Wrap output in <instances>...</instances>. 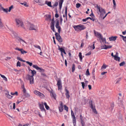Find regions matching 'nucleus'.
<instances>
[{
    "label": "nucleus",
    "mask_w": 126,
    "mask_h": 126,
    "mask_svg": "<svg viewBox=\"0 0 126 126\" xmlns=\"http://www.w3.org/2000/svg\"><path fill=\"white\" fill-rule=\"evenodd\" d=\"M107 66L104 65V64L102 66L101 68L102 69H105L107 67Z\"/></svg>",
    "instance_id": "obj_55"
},
{
    "label": "nucleus",
    "mask_w": 126,
    "mask_h": 126,
    "mask_svg": "<svg viewBox=\"0 0 126 126\" xmlns=\"http://www.w3.org/2000/svg\"><path fill=\"white\" fill-rule=\"evenodd\" d=\"M55 36L56 39L59 42H62V39L61 38L59 33H58L57 32H56L55 33Z\"/></svg>",
    "instance_id": "obj_7"
},
{
    "label": "nucleus",
    "mask_w": 126,
    "mask_h": 126,
    "mask_svg": "<svg viewBox=\"0 0 126 126\" xmlns=\"http://www.w3.org/2000/svg\"><path fill=\"white\" fill-rule=\"evenodd\" d=\"M13 8V5H11V6L9 7V9L8 10V11L9 12H10L11 9Z\"/></svg>",
    "instance_id": "obj_52"
},
{
    "label": "nucleus",
    "mask_w": 126,
    "mask_h": 126,
    "mask_svg": "<svg viewBox=\"0 0 126 126\" xmlns=\"http://www.w3.org/2000/svg\"><path fill=\"white\" fill-rule=\"evenodd\" d=\"M94 33L95 36L98 38L99 39H100V38L102 36L100 33L97 32H96L95 31H94Z\"/></svg>",
    "instance_id": "obj_14"
},
{
    "label": "nucleus",
    "mask_w": 126,
    "mask_h": 126,
    "mask_svg": "<svg viewBox=\"0 0 126 126\" xmlns=\"http://www.w3.org/2000/svg\"><path fill=\"white\" fill-rule=\"evenodd\" d=\"M107 72H102L101 73V74L102 75H103L104 74H105L107 73Z\"/></svg>",
    "instance_id": "obj_62"
},
{
    "label": "nucleus",
    "mask_w": 126,
    "mask_h": 126,
    "mask_svg": "<svg viewBox=\"0 0 126 126\" xmlns=\"http://www.w3.org/2000/svg\"><path fill=\"white\" fill-rule=\"evenodd\" d=\"M59 22L58 21H57V22L55 25L56 27L58 29V32L59 33H60L61 30V28L60 26H59Z\"/></svg>",
    "instance_id": "obj_10"
},
{
    "label": "nucleus",
    "mask_w": 126,
    "mask_h": 126,
    "mask_svg": "<svg viewBox=\"0 0 126 126\" xmlns=\"http://www.w3.org/2000/svg\"><path fill=\"white\" fill-rule=\"evenodd\" d=\"M51 95L55 99H56V95L54 93L53 91H51L50 92Z\"/></svg>",
    "instance_id": "obj_19"
},
{
    "label": "nucleus",
    "mask_w": 126,
    "mask_h": 126,
    "mask_svg": "<svg viewBox=\"0 0 126 126\" xmlns=\"http://www.w3.org/2000/svg\"><path fill=\"white\" fill-rule=\"evenodd\" d=\"M36 73V71L34 70H31V74L32 75L31 76V77H33L34 76V74Z\"/></svg>",
    "instance_id": "obj_24"
},
{
    "label": "nucleus",
    "mask_w": 126,
    "mask_h": 126,
    "mask_svg": "<svg viewBox=\"0 0 126 126\" xmlns=\"http://www.w3.org/2000/svg\"><path fill=\"white\" fill-rule=\"evenodd\" d=\"M1 9L2 10H3V11L5 13H7L8 12V9L7 8L5 9L3 7H1Z\"/></svg>",
    "instance_id": "obj_26"
},
{
    "label": "nucleus",
    "mask_w": 126,
    "mask_h": 126,
    "mask_svg": "<svg viewBox=\"0 0 126 126\" xmlns=\"http://www.w3.org/2000/svg\"><path fill=\"white\" fill-rule=\"evenodd\" d=\"M22 88L23 89V92L24 94L26 92V89L25 88L24 86V85H23L22 86Z\"/></svg>",
    "instance_id": "obj_31"
},
{
    "label": "nucleus",
    "mask_w": 126,
    "mask_h": 126,
    "mask_svg": "<svg viewBox=\"0 0 126 126\" xmlns=\"http://www.w3.org/2000/svg\"><path fill=\"white\" fill-rule=\"evenodd\" d=\"M65 91L66 92L65 95L66 97V98L69 99L70 97L69 91L66 88H65Z\"/></svg>",
    "instance_id": "obj_11"
},
{
    "label": "nucleus",
    "mask_w": 126,
    "mask_h": 126,
    "mask_svg": "<svg viewBox=\"0 0 126 126\" xmlns=\"http://www.w3.org/2000/svg\"><path fill=\"white\" fill-rule=\"evenodd\" d=\"M92 110L93 112H94V113H95V114H97V111L96 110L95 108H93V109H92Z\"/></svg>",
    "instance_id": "obj_40"
},
{
    "label": "nucleus",
    "mask_w": 126,
    "mask_h": 126,
    "mask_svg": "<svg viewBox=\"0 0 126 126\" xmlns=\"http://www.w3.org/2000/svg\"><path fill=\"white\" fill-rule=\"evenodd\" d=\"M76 31H81L86 29V27L84 25L79 24L73 27Z\"/></svg>",
    "instance_id": "obj_2"
},
{
    "label": "nucleus",
    "mask_w": 126,
    "mask_h": 126,
    "mask_svg": "<svg viewBox=\"0 0 126 126\" xmlns=\"http://www.w3.org/2000/svg\"><path fill=\"white\" fill-rule=\"evenodd\" d=\"M12 36H13L14 37H16L17 36V34L15 32H12Z\"/></svg>",
    "instance_id": "obj_38"
},
{
    "label": "nucleus",
    "mask_w": 126,
    "mask_h": 126,
    "mask_svg": "<svg viewBox=\"0 0 126 126\" xmlns=\"http://www.w3.org/2000/svg\"><path fill=\"white\" fill-rule=\"evenodd\" d=\"M33 46L36 48H38L40 50H41V48L40 46L37 45H34Z\"/></svg>",
    "instance_id": "obj_37"
},
{
    "label": "nucleus",
    "mask_w": 126,
    "mask_h": 126,
    "mask_svg": "<svg viewBox=\"0 0 126 126\" xmlns=\"http://www.w3.org/2000/svg\"><path fill=\"white\" fill-rule=\"evenodd\" d=\"M96 7L97 10L100 14V15L101 17L103 18V17H104V15L106 13L105 10L100 6L97 5Z\"/></svg>",
    "instance_id": "obj_1"
},
{
    "label": "nucleus",
    "mask_w": 126,
    "mask_h": 126,
    "mask_svg": "<svg viewBox=\"0 0 126 126\" xmlns=\"http://www.w3.org/2000/svg\"><path fill=\"white\" fill-rule=\"evenodd\" d=\"M81 123L82 124V126H84L85 123L84 121L83 120H81Z\"/></svg>",
    "instance_id": "obj_58"
},
{
    "label": "nucleus",
    "mask_w": 126,
    "mask_h": 126,
    "mask_svg": "<svg viewBox=\"0 0 126 126\" xmlns=\"http://www.w3.org/2000/svg\"><path fill=\"white\" fill-rule=\"evenodd\" d=\"M38 3V5L40 6H43L45 4V3L42 1H39Z\"/></svg>",
    "instance_id": "obj_28"
},
{
    "label": "nucleus",
    "mask_w": 126,
    "mask_h": 126,
    "mask_svg": "<svg viewBox=\"0 0 126 126\" xmlns=\"http://www.w3.org/2000/svg\"><path fill=\"white\" fill-rule=\"evenodd\" d=\"M34 93L37 95L39 96L41 98H43L45 97L44 95L43 94L37 90L34 91Z\"/></svg>",
    "instance_id": "obj_4"
},
{
    "label": "nucleus",
    "mask_w": 126,
    "mask_h": 126,
    "mask_svg": "<svg viewBox=\"0 0 126 126\" xmlns=\"http://www.w3.org/2000/svg\"><path fill=\"white\" fill-rule=\"evenodd\" d=\"M18 40L23 45H24V43H25L26 44H27V42L21 38H19V39H18Z\"/></svg>",
    "instance_id": "obj_17"
},
{
    "label": "nucleus",
    "mask_w": 126,
    "mask_h": 126,
    "mask_svg": "<svg viewBox=\"0 0 126 126\" xmlns=\"http://www.w3.org/2000/svg\"><path fill=\"white\" fill-rule=\"evenodd\" d=\"M51 29L54 32H56L54 30V22H52L51 23L50 25Z\"/></svg>",
    "instance_id": "obj_15"
},
{
    "label": "nucleus",
    "mask_w": 126,
    "mask_h": 126,
    "mask_svg": "<svg viewBox=\"0 0 126 126\" xmlns=\"http://www.w3.org/2000/svg\"><path fill=\"white\" fill-rule=\"evenodd\" d=\"M72 72H73L75 70V64H73L72 67Z\"/></svg>",
    "instance_id": "obj_32"
},
{
    "label": "nucleus",
    "mask_w": 126,
    "mask_h": 126,
    "mask_svg": "<svg viewBox=\"0 0 126 126\" xmlns=\"http://www.w3.org/2000/svg\"><path fill=\"white\" fill-rule=\"evenodd\" d=\"M91 51H90L89 52L85 54L86 56L89 55L91 54Z\"/></svg>",
    "instance_id": "obj_60"
},
{
    "label": "nucleus",
    "mask_w": 126,
    "mask_h": 126,
    "mask_svg": "<svg viewBox=\"0 0 126 126\" xmlns=\"http://www.w3.org/2000/svg\"><path fill=\"white\" fill-rule=\"evenodd\" d=\"M21 66L20 63L18 61L17 63L16 66L17 67L19 66L20 67Z\"/></svg>",
    "instance_id": "obj_47"
},
{
    "label": "nucleus",
    "mask_w": 126,
    "mask_h": 126,
    "mask_svg": "<svg viewBox=\"0 0 126 126\" xmlns=\"http://www.w3.org/2000/svg\"><path fill=\"white\" fill-rule=\"evenodd\" d=\"M26 79L30 80V83L31 84H32L34 83V78L33 77H31V76L29 75H27Z\"/></svg>",
    "instance_id": "obj_6"
},
{
    "label": "nucleus",
    "mask_w": 126,
    "mask_h": 126,
    "mask_svg": "<svg viewBox=\"0 0 126 126\" xmlns=\"http://www.w3.org/2000/svg\"><path fill=\"white\" fill-rule=\"evenodd\" d=\"M28 26L29 27V30H36L35 29L34 26L33 24H32L29 23L28 24Z\"/></svg>",
    "instance_id": "obj_13"
},
{
    "label": "nucleus",
    "mask_w": 126,
    "mask_h": 126,
    "mask_svg": "<svg viewBox=\"0 0 126 126\" xmlns=\"http://www.w3.org/2000/svg\"><path fill=\"white\" fill-rule=\"evenodd\" d=\"M81 4L79 3H77L76 4V7L77 8H78L80 7Z\"/></svg>",
    "instance_id": "obj_49"
},
{
    "label": "nucleus",
    "mask_w": 126,
    "mask_h": 126,
    "mask_svg": "<svg viewBox=\"0 0 126 126\" xmlns=\"http://www.w3.org/2000/svg\"><path fill=\"white\" fill-rule=\"evenodd\" d=\"M79 58L80 60V61L81 62L82 59V53L81 52L79 53Z\"/></svg>",
    "instance_id": "obj_29"
},
{
    "label": "nucleus",
    "mask_w": 126,
    "mask_h": 126,
    "mask_svg": "<svg viewBox=\"0 0 126 126\" xmlns=\"http://www.w3.org/2000/svg\"><path fill=\"white\" fill-rule=\"evenodd\" d=\"M17 59L19 60L22 61L23 62H25V61L19 57H17Z\"/></svg>",
    "instance_id": "obj_42"
},
{
    "label": "nucleus",
    "mask_w": 126,
    "mask_h": 126,
    "mask_svg": "<svg viewBox=\"0 0 126 126\" xmlns=\"http://www.w3.org/2000/svg\"><path fill=\"white\" fill-rule=\"evenodd\" d=\"M112 47V46L110 45H105V48L104 49H108Z\"/></svg>",
    "instance_id": "obj_22"
},
{
    "label": "nucleus",
    "mask_w": 126,
    "mask_h": 126,
    "mask_svg": "<svg viewBox=\"0 0 126 126\" xmlns=\"http://www.w3.org/2000/svg\"><path fill=\"white\" fill-rule=\"evenodd\" d=\"M24 94L26 97H28L30 96V95L28 93H25Z\"/></svg>",
    "instance_id": "obj_39"
},
{
    "label": "nucleus",
    "mask_w": 126,
    "mask_h": 126,
    "mask_svg": "<svg viewBox=\"0 0 126 126\" xmlns=\"http://www.w3.org/2000/svg\"><path fill=\"white\" fill-rule=\"evenodd\" d=\"M88 19V17L87 18H86L85 19H83L82 20V21L83 22L86 21H87Z\"/></svg>",
    "instance_id": "obj_63"
},
{
    "label": "nucleus",
    "mask_w": 126,
    "mask_h": 126,
    "mask_svg": "<svg viewBox=\"0 0 126 126\" xmlns=\"http://www.w3.org/2000/svg\"><path fill=\"white\" fill-rule=\"evenodd\" d=\"M20 4L22 5H23L25 7H27L28 6V5L27 4V3L26 2H25L24 3H21Z\"/></svg>",
    "instance_id": "obj_36"
},
{
    "label": "nucleus",
    "mask_w": 126,
    "mask_h": 126,
    "mask_svg": "<svg viewBox=\"0 0 126 126\" xmlns=\"http://www.w3.org/2000/svg\"><path fill=\"white\" fill-rule=\"evenodd\" d=\"M83 41H84V40L83 39L81 41V44L80 47H82L84 45V44L83 43Z\"/></svg>",
    "instance_id": "obj_48"
},
{
    "label": "nucleus",
    "mask_w": 126,
    "mask_h": 126,
    "mask_svg": "<svg viewBox=\"0 0 126 126\" xmlns=\"http://www.w3.org/2000/svg\"><path fill=\"white\" fill-rule=\"evenodd\" d=\"M117 38V36H112L110 37L109 38V39L110 41H114Z\"/></svg>",
    "instance_id": "obj_16"
},
{
    "label": "nucleus",
    "mask_w": 126,
    "mask_h": 126,
    "mask_svg": "<svg viewBox=\"0 0 126 126\" xmlns=\"http://www.w3.org/2000/svg\"><path fill=\"white\" fill-rule=\"evenodd\" d=\"M85 74L87 76H88L90 75V73L89 72V69H87L86 71V72Z\"/></svg>",
    "instance_id": "obj_30"
},
{
    "label": "nucleus",
    "mask_w": 126,
    "mask_h": 126,
    "mask_svg": "<svg viewBox=\"0 0 126 126\" xmlns=\"http://www.w3.org/2000/svg\"><path fill=\"white\" fill-rule=\"evenodd\" d=\"M59 49L61 51V53H63L64 50V49L62 47H59Z\"/></svg>",
    "instance_id": "obj_43"
},
{
    "label": "nucleus",
    "mask_w": 126,
    "mask_h": 126,
    "mask_svg": "<svg viewBox=\"0 0 126 126\" xmlns=\"http://www.w3.org/2000/svg\"><path fill=\"white\" fill-rule=\"evenodd\" d=\"M114 59L116 61H120V58L119 57L117 56V55H115L114 57Z\"/></svg>",
    "instance_id": "obj_21"
},
{
    "label": "nucleus",
    "mask_w": 126,
    "mask_h": 126,
    "mask_svg": "<svg viewBox=\"0 0 126 126\" xmlns=\"http://www.w3.org/2000/svg\"><path fill=\"white\" fill-rule=\"evenodd\" d=\"M11 94L12 95H18V92L16 91L15 93H11Z\"/></svg>",
    "instance_id": "obj_44"
},
{
    "label": "nucleus",
    "mask_w": 126,
    "mask_h": 126,
    "mask_svg": "<svg viewBox=\"0 0 126 126\" xmlns=\"http://www.w3.org/2000/svg\"><path fill=\"white\" fill-rule=\"evenodd\" d=\"M81 83L82 84V87L84 89V87L85 85L84 83L83 82H81Z\"/></svg>",
    "instance_id": "obj_54"
},
{
    "label": "nucleus",
    "mask_w": 126,
    "mask_h": 126,
    "mask_svg": "<svg viewBox=\"0 0 126 126\" xmlns=\"http://www.w3.org/2000/svg\"><path fill=\"white\" fill-rule=\"evenodd\" d=\"M63 1V0H60L59 2V6L60 8L61 9Z\"/></svg>",
    "instance_id": "obj_20"
},
{
    "label": "nucleus",
    "mask_w": 126,
    "mask_h": 126,
    "mask_svg": "<svg viewBox=\"0 0 126 126\" xmlns=\"http://www.w3.org/2000/svg\"><path fill=\"white\" fill-rule=\"evenodd\" d=\"M3 27V24L2 22L1 19L0 18V28H2Z\"/></svg>",
    "instance_id": "obj_35"
},
{
    "label": "nucleus",
    "mask_w": 126,
    "mask_h": 126,
    "mask_svg": "<svg viewBox=\"0 0 126 126\" xmlns=\"http://www.w3.org/2000/svg\"><path fill=\"white\" fill-rule=\"evenodd\" d=\"M45 3L47 4V5L49 7H52L51 4V2H48L46 0L45 1Z\"/></svg>",
    "instance_id": "obj_25"
},
{
    "label": "nucleus",
    "mask_w": 126,
    "mask_h": 126,
    "mask_svg": "<svg viewBox=\"0 0 126 126\" xmlns=\"http://www.w3.org/2000/svg\"><path fill=\"white\" fill-rule=\"evenodd\" d=\"M33 67L35 68L36 70H38V71L41 73L42 72H44L45 70L43 69L41 67H40L36 65H34L32 66Z\"/></svg>",
    "instance_id": "obj_5"
},
{
    "label": "nucleus",
    "mask_w": 126,
    "mask_h": 126,
    "mask_svg": "<svg viewBox=\"0 0 126 126\" xmlns=\"http://www.w3.org/2000/svg\"><path fill=\"white\" fill-rule=\"evenodd\" d=\"M125 64V63L124 62H123L121 63L120 64V66H123Z\"/></svg>",
    "instance_id": "obj_51"
},
{
    "label": "nucleus",
    "mask_w": 126,
    "mask_h": 126,
    "mask_svg": "<svg viewBox=\"0 0 126 126\" xmlns=\"http://www.w3.org/2000/svg\"><path fill=\"white\" fill-rule=\"evenodd\" d=\"M88 19H90L91 20H92L93 21H94L95 20V19L93 18H91L90 17H88Z\"/></svg>",
    "instance_id": "obj_59"
},
{
    "label": "nucleus",
    "mask_w": 126,
    "mask_h": 126,
    "mask_svg": "<svg viewBox=\"0 0 126 126\" xmlns=\"http://www.w3.org/2000/svg\"><path fill=\"white\" fill-rule=\"evenodd\" d=\"M65 16L66 17V18L67 17V7H66L65 9Z\"/></svg>",
    "instance_id": "obj_56"
},
{
    "label": "nucleus",
    "mask_w": 126,
    "mask_h": 126,
    "mask_svg": "<svg viewBox=\"0 0 126 126\" xmlns=\"http://www.w3.org/2000/svg\"><path fill=\"white\" fill-rule=\"evenodd\" d=\"M64 110L67 111H68V108L65 105H64Z\"/></svg>",
    "instance_id": "obj_46"
},
{
    "label": "nucleus",
    "mask_w": 126,
    "mask_h": 126,
    "mask_svg": "<svg viewBox=\"0 0 126 126\" xmlns=\"http://www.w3.org/2000/svg\"><path fill=\"white\" fill-rule=\"evenodd\" d=\"M0 75L1 77L3 78V79L6 81H7V78L4 75H2L0 74Z\"/></svg>",
    "instance_id": "obj_27"
},
{
    "label": "nucleus",
    "mask_w": 126,
    "mask_h": 126,
    "mask_svg": "<svg viewBox=\"0 0 126 126\" xmlns=\"http://www.w3.org/2000/svg\"><path fill=\"white\" fill-rule=\"evenodd\" d=\"M59 110L60 112H62L63 110V107L60 106L59 107Z\"/></svg>",
    "instance_id": "obj_41"
},
{
    "label": "nucleus",
    "mask_w": 126,
    "mask_h": 126,
    "mask_svg": "<svg viewBox=\"0 0 126 126\" xmlns=\"http://www.w3.org/2000/svg\"><path fill=\"white\" fill-rule=\"evenodd\" d=\"M99 39H100L102 41V42L103 43H106L105 38H103L102 36Z\"/></svg>",
    "instance_id": "obj_23"
},
{
    "label": "nucleus",
    "mask_w": 126,
    "mask_h": 126,
    "mask_svg": "<svg viewBox=\"0 0 126 126\" xmlns=\"http://www.w3.org/2000/svg\"><path fill=\"white\" fill-rule=\"evenodd\" d=\"M57 85L58 87V90H61L62 86L61 81V80H59L58 81Z\"/></svg>",
    "instance_id": "obj_8"
},
{
    "label": "nucleus",
    "mask_w": 126,
    "mask_h": 126,
    "mask_svg": "<svg viewBox=\"0 0 126 126\" xmlns=\"http://www.w3.org/2000/svg\"><path fill=\"white\" fill-rule=\"evenodd\" d=\"M112 0L113 3L114 5L113 6V7L114 9H115L116 6V4L115 1V0Z\"/></svg>",
    "instance_id": "obj_33"
},
{
    "label": "nucleus",
    "mask_w": 126,
    "mask_h": 126,
    "mask_svg": "<svg viewBox=\"0 0 126 126\" xmlns=\"http://www.w3.org/2000/svg\"><path fill=\"white\" fill-rule=\"evenodd\" d=\"M110 13V12H109L108 13H107V14H106L105 15V16H104L103 17V19H104L105 17H106L107 16V15L109 13Z\"/></svg>",
    "instance_id": "obj_57"
},
{
    "label": "nucleus",
    "mask_w": 126,
    "mask_h": 126,
    "mask_svg": "<svg viewBox=\"0 0 126 126\" xmlns=\"http://www.w3.org/2000/svg\"><path fill=\"white\" fill-rule=\"evenodd\" d=\"M6 97L8 98L11 99L12 98L13 96L9 94H7Z\"/></svg>",
    "instance_id": "obj_45"
},
{
    "label": "nucleus",
    "mask_w": 126,
    "mask_h": 126,
    "mask_svg": "<svg viewBox=\"0 0 126 126\" xmlns=\"http://www.w3.org/2000/svg\"><path fill=\"white\" fill-rule=\"evenodd\" d=\"M72 122L74 125H75L76 123V119H73Z\"/></svg>",
    "instance_id": "obj_53"
},
{
    "label": "nucleus",
    "mask_w": 126,
    "mask_h": 126,
    "mask_svg": "<svg viewBox=\"0 0 126 126\" xmlns=\"http://www.w3.org/2000/svg\"><path fill=\"white\" fill-rule=\"evenodd\" d=\"M120 36L123 38V41L126 42V36H124L122 35H120Z\"/></svg>",
    "instance_id": "obj_34"
},
{
    "label": "nucleus",
    "mask_w": 126,
    "mask_h": 126,
    "mask_svg": "<svg viewBox=\"0 0 126 126\" xmlns=\"http://www.w3.org/2000/svg\"><path fill=\"white\" fill-rule=\"evenodd\" d=\"M89 103L90 107L92 109L95 108V106L94 104H93V102L92 100H90Z\"/></svg>",
    "instance_id": "obj_12"
},
{
    "label": "nucleus",
    "mask_w": 126,
    "mask_h": 126,
    "mask_svg": "<svg viewBox=\"0 0 126 126\" xmlns=\"http://www.w3.org/2000/svg\"><path fill=\"white\" fill-rule=\"evenodd\" d=\"M11 59V58L10 57H6V58L5 59V60H8L10 59Z\"/></svg>",
    "instance_id": "obj_61"
},
{
    "label": "nucleus",
    "mask_w": 126,
    "mask_h": 126,
    "mask_svg": "<svg viewBox=\"0 0 126 126\" xmlns=\"http://www.w3.org/2000/svg\"><path fill=\"white\" fill-rule=\"evenodd\" d=\"M16 25L18 27H24L23 22L22 20L20 19L16 18L15 19Z\"/></svg>",
    "instance_id": "obj_3"
},
{
    "label": "nucleus",
    "mask_w": 126,
    "mask_h": 126,
    "mask_svg": "<svg viewBox=\"0 0 126 126\" xmlns=\"http://www.w3.org/2000/svg\"><path fill=\"white\" fill-rule=\"evenodd\" d=\"M58 5V3L57 2H55L53 6H56Z\"/></svg>",
    "instance_id": "obj_64"
},
{
    "label": "nucleus",
    "mask_w": 126,
    "mask_h": 126,
    "mask_svg": "<svg viewBox=\"0 0 126 126\" xmlns=\"http://www.w3.org/2000/svg\"><path fill=\"white\" fill-rule=\"evenodd\" d=\"M39 107L40 109L42 111H45V110L44 108L43 104H39Z\"/></svg>",
    "instance_id": "obj_18"
},
{
    "label": "nucleus",
    "mask_w": 126,
    "mask_h": 126,
    "mask_svg": "<svg viewBox=\"0 0 126 126\" xmlns=\"http://www.w3.org/2000/svg\"><path fill=\"white\" fill-rule=\"evenodd\" d=\"M26 63L29 64V65L31 66L32 65V63L28 61H26Z\"/></svg>",
    "instance_id": "obj_50"
},
{
    "label": "nucleus",
    "mask_w": 126,
    "mask_h": 126,
    "mask_svg": "<svg viewBox=\"0 0 126 126\" xmlns=\"http://www.w3.org/2000/svg\"><path fill=\"white\" fill-rule=\"evenodd\" d=\"M15 50H18L19 51H20L21 53L22 54H24L27 53V52L24 50L23 49H21L19 48L18 47H16L15 48Z\"/></svg>",
    "instance_id": "obj_9"
}]
</instances>
